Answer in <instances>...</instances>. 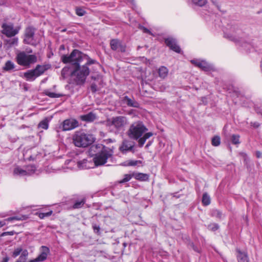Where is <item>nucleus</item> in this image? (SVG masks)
<instances>
[{
    "label": "nucleus",
    "mask_w": 262,
    "mask_h": 262,
    "mask_svg": "<svg viewBox=\"0 0 262 262\" xmlns=\"http://www.w3.org/2000/svg\"><path fill=\"white\" fill-rule=\"evenodd\" d=\"M148 128L140 121L132 123L127 130L128 137L133 140H138V145L142 147L146 141L153 135L151 132H147Z\"/></svg>",
    "instance_id": "1"
},
{
    "label": "nucleus",
    "mask_w": 262,
    "mask_h": 262,
    "mask_svg": "<svg viewBox=\"0 0 262 262\" xmlns=\"http://www.w3.org/2000/svg\"><path fill=\"white\" fill-rule=\"evenodd\" d=\"M242 30L236 24L228 25L224 31V37L243 47L245 50H250L251 45L247 42H244L241 36Z\"/></svg>",
    "instance_id": "2"
},
{
    "label": "nucleus",
    "mask_w": 262,
    "mask_h": 262,
    "mask_svg": "<svg viewBox=\"0 0 262 262\" xmlns=\"http://www.w3.org/2000/svg\"><path fill=\"white\" fill-rule=\"evenodd\" d=\"M90 152H97L93 158L95 166H100L104 164L108 158L112 156L113 152L109 148L102 145H93L90 148Z\"/></svg>",
    "instance_id": "3"
},
{
    "label": "nucleus",
    "mask_w": 262,
    "mask_h": 262,
    "mask_svg": "<svg viewBox=\"0 0 262 262\" xmlns=\"http://www.w3.org/2000/svg\"><path fill=\"white\" fill-rule=\"evenodd\" d=\"M128 124L126 117L122 116L113 117L107 119L105 124L108 129L115 134L123 131Z\"/></svg>",
    "instance_id": "4"
},
{
    "label": "nucleus",
    "mask_w": 262,
    "mask_h": 262,
    "mask_svg": "<svg viewBox=\"0 0 262 262\" xmlns=\"http://www.w3.org/2000/svg\"><path fill=\"white\" fill-rule=\"evenodd\" d=\"M73 140L76 146L85 147L94 142V138L92 135L82 132H77L74 135Z\"/></svg>",
    "instance_id": "5"
},
{
    "label": "nucleus",
    "mask_w": 262,
    "mask_h": 262,
    "mask_svg": "<svg viewBox=\"0 0 262 262\" xmlns=\"http://www.w3.org/2000/svg\"><path fill=\"white\" fill-rule=\"evenodd\" d=\"M37 56L34 54H28L25 52L17 53V64L25 68H30L31 64L36 62Z\"/></svg>",
    "instance_id": "6"
},
{
    "label": "nucleus",
    "mask_w": 262,
    "mask_h": 262,
    "mask_svg": "<svg viewBox=\"0 0 262 262\" xmlns=\"http://www.w3.org/2000/svg\"><path fill=\"white\" fill-rule=\"evenodd\" d=\"M83 54L78 50H74L70 55H63L61 59L63 62L71 63L73 67H75L77 64H79L82 60Z\"/></svg>",
    "instance_id": "7"
},
{
    "label": "nucleus",
    "mask_w": 262,
    "mask_h": 262,
    "mask_svg": "<svg viewBox=\"0 0 262 262\" xmlns=\"http://www.w3.org/2000/svg\"><path fill=\"white\" fill-rule=\"evenodd\" d=\"M47 69L48 68L46 65L38 64L34 69L25 72L24 76L27 80L33 81L36 78L42 75Z\"/></svg>",
    "instance_id": "8"
},
{
    "label": "nucleus",
    "mask_w": 262,
    "mask_h": 262,
    "mask_svg": "<svg viewBox=\"0 0 262 262\" xmlns=\"http://www.w3.org/2000/svg\"><path fill=\"white\" fill-rule=\"evenodd\" d=\"M74 71H75V76L76 77V80L77 83H83L87 76L89 75V68L86 66L84 65L80 67L79 64L74 67Z\"/></svg>",
    "instance_id": "9"
},
{
    "label": "nucleus",
    "mask_w": 262,
    "mask_h": 262,
    "mask_svg": "<svg viewBox=\"0 0 262 262\" xmlns=\"http://www.w3.org/2000/svg\"><path fill=\"white\" fill-rule=\"evenodd\" d=\"M35 29L32 27L26 28L25 33L24 41L25 43L34 45L36 40L34 39Z\"/></svg>",
    "instance_id": "10"
},
{
    "label": "nucleus",
    "mask_w": 262,
    "mask_h": 262,
    "mask_svg": "<svg viewBox=\"0 0 262 262\" xmlns=\"http://www.w3.org/2000/svg\"><path fill=\"white\" fill-rule=\"evenodd\" d=\"M61 126L62 130H70L78 126V122L74 119H67L63 121Z\"/></svg>",
    "instance_id": "11"
},
{
    "label": "nucleus",
    "mask_w": 262,
    "mask_h": 262,
    "mask_svg": "<svg viewBox=\"0 0 262 262\" xmlns=\"http://www.w3.org/2000/svg\"><path fill=\"white\" fill-rule=\"evenodd\" d=\"M2 33L8 37H11L15 36L16 34V30L13 28L11 24L4 23L2 26Z\"/></svg>",
    "instance_id": "12"
},
{
    "label": "nucleus",
    "mask_w": 262,
    "mask_h": 262,
    "mask_svg": "<svg viewBox=\"0 0 262 262\" xmlns=\"http://www.w3.org/2000/svg\"><path fill=\"white\" fill-rule=\"evenodd\" d=\"M40 253L35 259H32V262H39L45 260L50 253V249L48 247L42 246L40 249Z\"/></svg>",
    "instance_id": "13"
},
{
    "label": "nucleus",
    "mask_w": 262,
    "mask_h": 262,
    "mask_svg": "<svg viewBox=\"0 0 262 262\" xmlns=\"http://www.w3.org/2000/svg\"><path fill=\"white\" fill-rule=\"evenodd\" d=\"M191 62L204 71H208L211 69V66L205 60L193 59Z\"/></svg>",
    "instance_id": "14"
},
{
    "label": "nucleus",
    "mask_w": 262,
    "mask_h": 262,
    "mask_svg": "<svg viewBox=\"0 0 262 262\" xmlns=\"http://www.w3.org/2000/svg\"><path fill=\"white\" fill-rule=\"evenodd\" d=\"M165 42L169 48L177 53H180L181 49L177 45L175 39L168 37L165 40Z\"/></svg>",
    "instance_id": "15"
},
{
    "label": "nucleus",
    "mask_w": 262,
    "mask_h": 262,
    "mask_svg": "<svg viewBox=\"0 0 262 262\" xmlns=\"http://www.w3.org/2000/svg\"><path fill=\"white\" fill-rule=\"evenodd\" d=\"M110 44L111 48L113 50H117L121 52L125 51V45L122 44L121 42L118 39H112Z\"/></svg>",
    "instance_id": "16"
},
{
    "label": "nucleus",
    "mask_w": 262,
    "mask_h": 262,
    "mask_svg": "<svg viewBox=\"0 0 262 262\" xmlns=\"http://www.w3.org/2000/svg\"><path fill=\"white\" fill-rule=\"evenodd\" d=\"M135 146V142L133 141L125 140L123 141L121 146L120 147V150L122 153H125L127 151H132Z\"/></svg>",
    "instance_id": "17"
},
{
    "label": "nucleus",
    "mask_w": 262,
    "mask_h": 262,
    "mask_svg": "<svg viewBox=\"0 0 262 262\" xmlns=\"http://www.w3.org/2000/svg\"><path fill=\"white\" fill-rule=\"evenodd\" d=\"M19 255L17 262H32V259L27 260L28 252L26 249H23L21 248H17V255Z\"/></svg>",
    "instance_id": "18"
},
{
    "label": "nucleus",
    "mask_w": 262,
    "mask_h": 262,
    "mask_svg": "<svg viewBox=\"0 0 262 262\" xmlns=\"http://www.w3.org/2000/svg\"><path fill=\"white\" fill-rule=\"evenodd\" d=\"M75 71H74V67L72 65L65 67L61 71V76L63 78H66L69 76H75Z\"/></svg>",
    "instance_id": "19"
},
{
    "label": "nucleus",
    "mask_w": 262,
    "mask_h": 262,
    "mask_svg": "<svg viewBox=\"0 0 262 262\" xmlns=\"http://www.w3.org/2000/svg\"><path fill=\"white\" fill-rule=\"evenodd\" d=\"M35 170L36 167L33 165L27 166L25 169H20L17 167V175H31L35 172Z\"/></svg>",
    "instance_id": "20"
},
{
    "label": "nucleus",
    "mask_w": 262,
    "mask_h": 262,
    "mask_svg": "<svg viewBox=\"0 0 262 262\" xmlns=\"http://www.w3.org/2000/svg\"><path fill=\"white\" fill-rule=\"evenodd\" d=\"M236 252V257L238 262H249V259L246 252L242 251L239 249H237Z\"/></svg>",
    "instance_id": "21"
},
{
    "label": "nucleus",
    "mask_w": 262,
    "mask_h": 262,
    "mask_svg": "<svg viewBox=\"0 0 262 262\" xmlns=\"http://www.w3.org/2000/svg\"><path fill=\"white\" fill-rule=\"evenodd\" d=\"M133 177L136 180L141 181H146L148 180L149 176L147 174L143 173H134Z\"/></svg>",
    "instance_id": "22"
},
{
    "label": "nucleus",
    "mask_w": 262,
    "mask_h": 262,
    "mask_svg": "<svg viewBox=\"0 0 262 262\" xmlns=\"http://www.w3.org/2000/svg\"><path fill=\"white\" fill-rule=\"evenodd\" d=\"M168 69L164 67L161 66L158 69V74L159 76L162 79H165L168 75Z\"/></svg>",
    "instance_id": "23"
},
{
    "label": "nucleus",
    "mask_w": 262,
    "mask_h": 262,
    "mask_svg": "<svg viewBox=\"0 0 262 262\" xmlns=\"http://www.w3.org/2000/svg\"><path fill=\"white\" fill-rule=\"evenodd\" d=\"M96 118V116L93 113H89L86 115L80 116V119L85 121H93Z\"/></svg>",
    "instance_id": "24"
},
{
    "label": "nucleus",
    "mask_w": 262,
    "mask_h": 262,
    "mask_svg": "<svg viewBox=\"0 0 262 262\" xmlns=\"http://www.w3.org/2000/svg\"><path fill=\"white\" fill-rule=\"evenodd\" d=\"M141 164L142 161L140 160H129L124 162L122 165L125 166H139Z\"/></svg>",
    "instance_id": "25"
},
{
    "label": "nucleus",
    "mask_w": 262,
    "mask_h": 262,
    "mask_svg": "<svg viewBox=\"0 0 262 262\" xmlns=\"http://www.w3.org/2000/svg\"><path fill=\"white\" fill-rule=\"evenodd\" d=\"M123 100L125 103H126L127 105L129 106L132 107H138V103L135 101V100L133 99H130L127 96H125L124 97Z\"/></svg>",
    "instance_id": "26"
},
{
    "label": "nucleus",
    "mask_w": 262,
    "mask_h": 262,
    "mask_svg": "<svg viewBox=\"0 0 262 262\" xmlns=\"http://www.w3.org/2000/svg\"><path fill=\"white\" fill-rule=\"evenodd\" d=\"M14 68V64L11 61H7L5 66L3 68V70L4 71H9Z\"/></svg>",
    "instance_id": "27"
},
{
    "label": "nucleus",
    "mask_w": 262,
    "mask_h": 262,
    "mask_svg": "<svg viewBox=\"0 0 262 262\" xmlns=\"http://www.w3.org/2000/svg\"><path fill=\"white\" fill-rule=\"evenodd\" d=\"M49 127V121L47 119H45L38 124V127L44 129H47Z\"/></svg>",
    "instance_id": "28"
},
{
    "label": "nucleus",
    "mask_w": 262,
    "mask_h": 262,
    "mask_svg": "<svg viewBox=\"0 0 262 262\" xmlns=\"http://www.w3.org/2000/svg\"><path fill=\"white\" fill-rule=\"evenodd\" d=\"M45 94L51 97V98H59L62 96V95L59 94V93H56L54 92H52L49 90H46L45 91Z\"/></svg>",
    "instance_id": "29"
},
{
    "label": "nucleus",
    "mask_w": 262,
    "mask_h": 262,
    "mask_svg": "<svg viewBox=\"0 0 262 262\" xmlns=\"http://www.w3.org/2000/svg\"><path fill=\"white\" fill-rule=\"evenodd\" d=\"M202 203L204 205L207 206L210 203V198L207 193H205L202 197Z\"/></svg>",
    "instance_id": "30"
},
{
    "label": "nucleus",
    "mask_w": 262,
    "mask_h": 262,
    "mask_svg": "<svg viewBox=\"0 0 262 262\" xmlns=\"http://www.w3.org/2000/svg\"><path fill=\"white\" fill-rule=\"evenodd\" d=\"M85 202V199H83L81 201L76 202L73 206V208L78 209L82 207Z\"/></svg>",
    "instance_id": "31"
},
{
    "label": "nucleus",
    "mask_w": 262,
    "mask_h": 262,
    "mask_svg": "<svg viewBox=\"0 0 262 262\" xmlns=\"http://www.w3.org/2000/svg\"><path fill=\"white\" fill-rule=\"evenodd\" d=\"M30 214V211L27 210V213L25 214H21L20 213L17 214V221L18 220H26L29 217V215Z\"/></svg>",
    "instance_id": "32"
},
{
    "label": "nucleus",
    "mask_w": 262,
    "mask_h": 262,
    "mask_svg": "<svg viewBox=\"0 0 262 262\" xmlns=\"http://www.w3.org/2000/svg\"><path fill=\"white\" fill-rule=\"evenodd\" d=\"M193 4L198 6H203L207 3V0H191Z\"/></svg>",
    "instance_id": "33"
},
{
    "label": "nucleus",
    "mask_w": 262,
    "mask_h": 262,
    "mask_svg": "<svg viewBox=\"0 0 262 262\" xmlns=\"http://www.w3.org/2000/svg\"><path fill=\"white\" fill-rule=\"evenodd\" d=\"M231 140L233 144H238L239 143V136L238 135H232Z\"/></svg>",
    "instance_id": "34"
},
{
    "label": "nucleus",
    "mask_w": 262,
    "mask_h": 262,
    "mask_svg": "<svg viewBox=\"0 0 262 262\" xmlns=\"http://www.w3.org/2000/svg\"><path fill=\"white\" fill-rule=\"evenodd\" d=\"M211 143L212 145L217 146L220 144L221 140L219 136H215L212 139Z\"/></svg>",
    "instance_id": "35"
},
{
    "label": "nucleus",
    "mask_w": 262,
    "mask_h": 262,
    "mask_svg": "<svg viewBox=\"0 0 262 262\" xmlns=\"http://www.w3.org/2000/svg\"><path fill=\"white\" fill-rule=\"evenodd\" d=\"M88 61L86 63L84 64V66H86L88 67V66L91 65V64H96L98 66L100 67V65L99 64V63L94 59H92L89 57H88L87 58Z\"/></svg>",
    "instance_id": "36"
},
{
    "label": "nucleus",
    "mask_w": 262,
    "mask_h": 262,
    "mask_svg": "<svg viewBox=\"0 0 262 262\" xmlns=\"http://www.w3.org/2000/svg\"><path fill=\"white\" fill-rule=\"evenodd\" d=\"M132 177H133V174L131 175L130 174H126L124 176V178L119 181V183H124L128 182L131 179V178Z\"/></svg>",
    "instance_id": "37"
},
{
    "label": "nucleus",
    "mask_w": 262,
    "mask_h": 262,
    "mask_svg": "<svg viewBox=\"0 0 262 262\" xmlns=\"http://www.w3.org/2000/svg\"><path fill=\"white\" fill-rule=\"evenodd\" d=\"M52 213H53V211L52 210H51L48 212H46V213H39L38 214V216L40 219H43L45 217H48V216H50L52 214Z\"/></svg>",
    "instance_id": "38"
},
{
    "label": "nucleus",
    "mask_w": 262,
    "mask_h": 262,
    "mask_svg": "<svg viewBox=\"0 0 262 262\" xmlns=\"http://www.w3.org/2000/svg\"><path fill=\"white\" fill-rule=\"evenodd\" d=\"M16 220V216H14L13 217H9L8 219H7L6 220L3 221H0V228L2 227L3 226H4L6 224L5 221H11L12 220Z\"/></svg>",
    "instance_id": "39"
},
{
    "label": "nucleus",
    "mask_w": 262,
    "mask_h": 262,
    "mask_svg": "<svg viewBox=\"0 0 262 262\" xmlns=\"http://www.w3.org/2000/svg\"><path fill=\"white\" fill-rule=\"evenodd\" d=\"M218 228L219 226L215 223L211 224L208 226V229L213 231H216Z\"/></svg>",
    "instance_id": "40"
},
{
    "label": "nucleus",
    "mask_w": 262,
    "mask_h": 262,
    "mask_svg": "<svg viewBox=\"0 0 262 262\" xmlns=\"http://www.w3.org/2000/svg\"><path fill=\"white\" fill-rule=\"evenodd\" d=\"M76 14L79 16H83L85 13V11L83 9L80 8L76 9Z\"/></svg>",
    "instance_id": "41"
},
{
    "label": "nucleus",
    "mask_w": 262,
    "mask_h": 262,
    "mask_svg": "<svg viewBox=\"0 0 262 262\" xmlns=\"http://www.w3.org/2000/svg\"><path fill=\"white\" fill-rule=\"evenodd\" d=\"M93 228L95 233H98L100 230V227L97 225H93Z\"/></svg>",
    "instance_id": "42"
},
{
    "label": "nucleus",
    "mask_w": 262,
    "mask_h": 262,
    "mask_svg": "<svg viewBox=\"0 0 262 262\" xmlns=\"http://www.w3.org/2000/svg\"><path fill=\"white\" fill-rule=\"evenodd\" d=\"M91 90L93 92H96L97 90L96 84L95 83L92 84L91 85Z\"/></svg>",
    "instance_id": "43"
},
{
    "label": "nucleus",
    "mask_w": 262,
    "mask_h": 262,
    "mask_svg": "<svg viewBox=\"0 0 262 262\" xmlns=\"http://www.w3.org/2000/svg\"><path fill=\"white\" fill-rule=\"evenodd\" d=\"M141 29L143 30V32L152 34L151 32L147 28L142 27Z\"/></svg>",
    "instance_id": "44"
},
{
    "label": "nucleus",
    "mask_w": 262,
    "mask_h": 262,
    "mask_svg": "<svg viewBox=\"0 0 262 262\" xmlns=\"http://www.w3.org/2000/svg\"><path fill=\"white\" fill-rule=\"evenodd\" d=\"M212 2L216 6V7L220 9V7L219 6V2L217 0H212Z\"/></svg>",
    "instance_id": "45"
},
{
    "label": "nucleus",
    "mask_w": 262,
    "mask_h": 262,
    "mask_svg": "<svg viewBox=\"0 0 262 262\" xmlns=\"http://www.w3.org/2000/svg\"><path fill=\"white\" fill-rule=\"evenodd\" d=\"M87 160H83V161H82V163H81V162H79L78 163V165L79 167H82V168H84V166H81V164H84V163H85L86 162H87Z\"/></svg>",
    "instance_id": "46"
},
{
    "label": "nucleus",
    "mask_w": 262,
    "mask_h": 262,
    "mask_svg": "<svg viewBox=\"0 0 262 262\" xmlns=\"http://www.w3.org/2000/svg\"><path fill=\"white\" fill-rule=\"evenodd\" d=\"M25 158L26 159H28L29 160H34L36 158V157H33L32 156H30L28 158Z\"/></svg>",
    "instance_id": "47"
},
{
    "label": "nucleus",
    "mask_w": 262,
    "mask_h": 262,
    "mask_svg": "<svg viewBox=\"0 0 262 262\" xmlns=\"http://www.w3.org/2000/svg\"><path fill=\"white\" fill-rule=\"evenodd\" d=\"M159 89L160 91H164V90H165L166 87L165 86L162 85L161 87H160Z\"/></svg>",
    "instance_id": "48"
},
{
    "label": "nucleus",
    "mask_w": 262,
    "mask_h": 262,
    "mask_svg": "<svg viewBox=\"0 0 262 262\" xmlns=\"http://www.w3.org/2000/svg\"><path fill=\"white\" fill-rule=\"evenodd\" d=\"M9 260V258L7 257H6L3 258L2 262H8Z\"/></svg>",
    "instance_id": "49"
},
{
    "label": "nucleus",
    "mask_w": 262,
    "mask_h": 262,
    "mask_svg": "<svg viewBox=\"0 0 262 262\" xmlns=\"http://www.w3.org/2000/svg\"><path fill=\"white\" fill-rule=\"evenodd\" d=\"M253 126L255 127H258L259 126V123L257 122H254L253 124Z\"/></svg>",
    "instance_id": "50"
},
{
    "label": "nucleus",
    "mask_w": 262,
    "mask_h": 262,
    "mask_svg": "<svg viewBox=\"0 0 262 262\" xmlns=\"http://www.w3.org/2000/svg\"><path fill=\"white\" fill-rule=\"evenodd\" d=\"M13 255L15 256H16V250H14L13 252Z\"/></svg>",
    "instance_id": "51"
},
{
    "label": "nucleus",
    "mask_w": 262,
    "mask_h": 262,
    "mask_svg": "<svg viewBox=\"0 0 262 262\" xmlns=\"http://www.w3.org/2000/svg\"><path fill=\"white\" fill-rule=\"evenodd\" d=\"M260 155H261V154H260V152H259V151H258V152H257V157H258V158H259V157H260Z\"/></svg>",
    "instance_id": "52"
},
{
    "label": "nucleus",
    "mask_w": 262,
    "mask_h": 262,
    "mask_svg": "<svg viewBox=\"0 0 262 262\" xmlns=\"http://www.w3.org/2000/svg\"><path fill=\"white\" fill-rule=\"evenodd\" d=\"M13 172L14 173H16V168H15L13 170Z\"/></svg>",
    "instance_id": "53"
},
{
    "label": "nucleus",
    "mask_w": 262,
    "mask_h": 262,
    "mask_svg": "<svg viewBox=\"0 0 262 262\" xmlns=\"http://www.w3.org/2000/svg\"><path fill=\"white\" fill-rule=\"evenodd\" d=\"M72 162V160H69V161H67L66 163H69L70 162Z\"/></svg>",
    "instance_id": "54"
},
{
    "label": "nucleus",
    "mask_w": 262,
    "mask_h": 262,
    "mask_svg": "<svg viewBox=\"0 0 262 262\" xmlns=\"http://www.w3.org/2000/svg\"><path fill=\"white\" fill-rule=\"evenodd\" d=\"M7 233L6 232H4V233H3V234H2V235H4L5 234H6Z\"/></svg>",
    "instance_id": "55"
},
{
    "label": "nucleus",
    "mask_w": 262,
    "mask_h": 262,
    "mask_svg": "<svg viewBox=\"0 0 262 262\" xmlns=\"http://www.w3.org/2000/svg\"><path fill=\"white\" fill-rule=\"evenodd\" d=\"M128 2H130L131 3H132L133 2V0H127Z\"/></svg>",
    "instance_id": "56"
},
{
    "label": "nucleus",
    "mask_w": 262,
    "mask_h": 262,
    "mask_svg": "<svg viewBox=\"0 0 262 262\" xmlns=\"http://www.w3.org/2000/svg\"><path fill=\"white\" fill-rule=\"evenodd\" d=\"M60 48H61V49H63V48H64V47H62V46H60Z\"/></svg>",
    "instance_id": "57"
},
{
    "label": "nucleus",
    "mask_w": 262,
    "mask_h": 262,
    "mask_svg": "<svg viewBox=\"0 0 262 262\" xmlns=\"http://www.w3.org/2000/svg\"><path fill=\"white\" fill-rule=\"evenodd\" d=\"M60 48H61V49H63V48H64V47H62V46H60Z\"/></svg>",
    "instance_id": "58"
},
{
    "label": "nucleus",
    "mask_w": 262,
    "mask_h": 262,
    "mask_svg": "<svg viewBox=\"0 0 262 262\" xmlns=\"http://www.w3.org/2000/svg\"><path fill=\"white\" fill-rule=\"evenodd\" d=\"M60 48H61V49H63V48H64V47H62V46H60Z\"/></svg>",
    "instance_id": "59"
}]
</instances>
